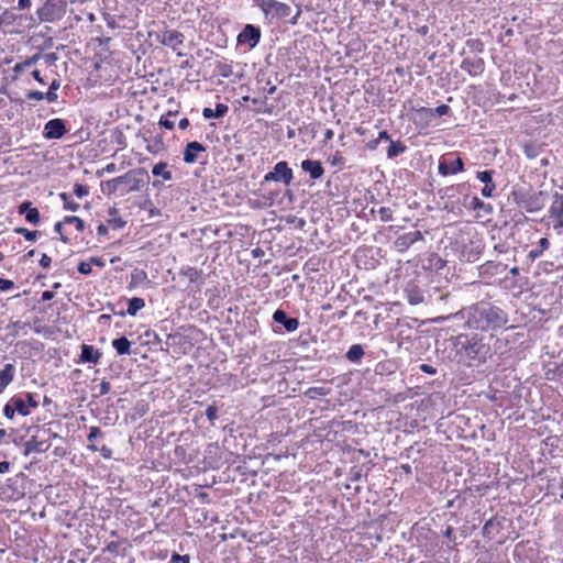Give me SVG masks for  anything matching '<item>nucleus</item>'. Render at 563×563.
Returning a JSON list of instances; mask_svg holds the SVG:
<instances>
[{"instance_id":"obj_1","label":"nucleus","mask_w":563,"mask_h":563,"mask_svg":"<svg viewBox=\"0 0 563 563\" xmlns=\"http://www.w3.org/2000/svg\"><path fill=\"white\" fill-rule=\"evenodd\" d=\"M508 321V314L490 302L482 301L471 306L467 310L466 324L472 330L496 331L505 327Z\"/></svg>"},{"instance_id":"obj_2","label":"nucleus","mask_w":563,"mask_h":563,"mask_svg":"<svg viewBox=\"0 0 563 563\" xmlns=\"http://www.w3.org/2000/svg\"><path fill=\"white\" fill-rule=\"evenodd\" d=\"M146 173L143 169L130 170L122 176L102 183V190L108 195L119 192L124 196L141 190Z\"/></svg>"},{"instance_id":"obj_3","label":"nucleus","mask_w":563,"mask_h":563,"mask_svg":"<svg viewBox=\"0 0 563 563\" xmlns=\"http://www.w3.org/2000/svg\"><path fill=\"white\" fill-rule=\"evenodd\" d=\"M456 344L460 346V352H463L471 361L484 363L489 356V345L484 343L483 338L478 335H460Z\"/></svg>"},{"instance_id":"obj_4","label":"nucleus","mask_w":563,"mask_h":563,"mask_svg":"<svg viewBox=\"0 0 563 563\" xmlns=\"http://www.w3.org/2000/svg\"><path fill=\"white\" fill-rule=\"evenodd\" d=\"M66 0H46L36 11L41 22H56L66 13Z\"/></svg>"},{"instance_id":"obj_5","label":"nucleus","mask_w":563,"mask_h":563,"mask_svg":"<svg viewBox=\"0 0 563 563\" xmlns=\"http://www.w3.org/2000/svg\"><path fill=\"white\" fill-rule=\"evenodd\" d=\"M258 7L272 19H285L291 13V8L287 3L277 0H261Z\"/></svg>"},{"instance_id":"obj_6","label":"nucleus","mask_w":563,"mask_h":563,"mask_svg":"<svg viewBox=\"0 0 563 563\" xmlns=\"http://www.w3.org/2000/svg\"><path fill=\"white\" fill-rule=\"evenodd\" d=\"M12 404L13 408L16 409V413L23 417L29 416L33 409L38 407L36 396L32 393L13 396Z\"/></svg>"},{"instance_id":"obj_7","label":"nucleus","mask_w":563,"mask_h":563,"mask_svg":"<svg viewBox=\"0 0 563 563\" xmlns=\"http://www.w3.org/2000/svg\"><path fill=\"white\" fill-rule=\"evenodd\" d=\"M292 169L288 167L287 162H278L274 169L264 176V181H279L289 185L292 181Z\"/></svg>"},{"instance_id":"obj_8","label":"nucleus","mask_w":563,"mask_h":563,"mask_svg":"<svg viewBox=\"0 0 563 563\" xmlns=\"http://www.w3.org/2000/svg\"><path fill=\"white\" fill-rule=\"evenodd\" d=\"M549 218L552 220L553 229L558 234H562L563 229V195L555 194L549 208Z\"/></svg>"},{"instance_id":"obj_9","label":"nucleus","mask_w":563,"mask_h":563,"mask_svg":"<svg viewBox=\"0 0 563 563\" xmlns=\"http://www.w3.org/2000/svg\"><path fill=\"white\" fill-rule=\"evenodd\" d=\"M542 192L539 194H519L516 195L515 200L516 203L525 209L527 212H537L542 209V202L540 201V196Z\"/></svg>"},{"instance_id":"obj_10","label":"nucleus","mask_w":563,"mask_h":563,"mask_svg":"<svg viewBox=\"0 0 563 563\" xmlns=\"http://www.w3.org/2000/svg\"><path fill=\"white\" fill-rule=\"evenodd\" d=\"M67 132L65 122L62 119H52L44 125L43 135L47 140H58Z\"/></svg>"},{"instance_id":"obj_11","label":"nucleus","mask_w":563,"mask_h":563,"mask_svg":"<svg viewBox=\"0 0 563 563\" xmlns=\"http://www.w3.org/2000/svg\"><path fill=\"white\" fill-rule=\"evenodd\" d=\"M158 41L161 44L176 51L180 45L184 44L185 36L179 31L165 30L158 35Z\"/></svg>"},{"instance_id":"obj_12","label":"nucleus","mask_w":563,"mask_h":563,"mask_svg":"<svg viewBox=\"0 0 563 563\" xmlns=\"http://www.w3.org/2000/svg\"><path fill=\"white\" fill-rule=\"evenodd\" d=\"M261 40V30L253 24H246L238 36L241 44L247 43L251 48L255 47Z\"/></svg>"},{"instance_id":"obj_13","label":"nucleus","mask_w":563,"mask_h":563,"mask_svg":"<svg viewBox=\"0 0 563 563\" xmlns=\"http://www.w3.org/2000/svg\"><path fill=\"white\" fill-rule=\"evenodd\" d=\"M438 170L442 176L455 175L464 170V163L460 156L454 161L443 158L439 162Z\"/></svg>"},{"instance_id":"obj_14","label":"nucleus","mask_w":563,"mask_h":563,"mask_svg":"<svg viewBox=\"0 0 563 563\" xmlns=\"http://www.w3.org/2000/svg\"><path fill=\"white\" fill-rule=\"evenodd\" d=\"M461 68L473 77L479 76L485 69V62L481 57H466L462 60Z\"/></svg>"},{"instance_id":"obj_15","label":"nucleus","mask_w":563,"mask_h":563,"mask_svg":"<svg viewBox=\"0 0 563 563\" xmlns=\"http://www.w3.org/2000/svg\"><path fill=\"white\" fill-rule=\"evenodd\" d=\"M494 170H483L477 172L476 177L479 181L484 183V187L482 188V196L485 198L493 197L494 191L496 190V184L493 179Z\"/></svg>"},{"instance_id":"obj_16","label":"nucleus","mask_w":563,"mask_h":563,"mask_svg":"<svg viewBox=\"0 0 563 563\" xmlns=\"http://www.w3.org/2000/svg\"><path fill=\"white\" fill-rule=\"evenodd\" d=\"M273 320L276 323L282 324L287 332H295L299 328V320L297 318L288 317L282 309H277L274 312Z\"/></svg>"},{"instance_id":"obj_17","label":"nucleus","mask_w":563,"mask_h":563,"mask_svg":"<svg viewBox=\"0 0 563 563\" xmlns=\"http://www.w3.org/2000/svg\"><path fill=\"white\" fill-rule=\"evenodd\" d=\"M202 152H206V147L201 143L197 141L189 142L184 151L185 163H196L198 161V154Z\"/></svg>"},{"instance_id":"obj_18","label":"nucleus","mask_w":563,"mask_h":563,"mask_svg":"<svg viewBox=\"0 0 563 563\" xmlns=\"http://www.w3.org/2000/svg\"><path fill=\"white\" fill-rule=\"evenodd\" d=\"M301 168L303 172L309 173L312 179H319L324 174V168L319 161L305 159L301 162Z\"/></svg>"},{"instance_id":"obj_19","label":"nucleus","mask_w":563,"mask_h":563,"mask_svg":"<svg viewBox=\"0 0 563 563\" xmlns=\"http://www.w3.org/2000/svg\"><path fill=\"white\" fill-rule=\"evenodd\" d=\"M14 377L15 366L13 364L8 363L3 368H0V394L13 382Z\"/></svg>"},{"instance_id":"obj_20","label":"nucleus","mask_w":563,"mask_h":563,"mask_svg":"<svg viewBox=\"0 0 563 563\" xmlns=\"http://www.w3.org/2000/svg\"><path fill=\"white\" fill-rule=\"evenodd\" d=\"M101 352L95 349L92 345L82 344L80 353L81 363H93L97 364L101 357Z\"/></svg>"},{"instance_id":"obj_21","label":"nucleus","mask_w":563,"mask_h":563,"mask_svg":"<svg viewBox=\"0 0 563 563\" xmlns=\"http://www.w3.org/2000/svg\"><path fill=\"white\" fill-rule=\"evenodd\" d=\"M406 297L410 305L416 306L424 300V295L418 286H408L406 288Z\"/></svg>"},{"instance_id":"obj_22","label":"nucleus","mask_w":563,"mask_h":563,"mask_svg":"<svg viewBox=\"0 0 563 563\" xmlns=\"http://www.w3.org/2000/svg\"><path fill=\"white\" fill-rule=\"evenodd\" d=\"M228 111H229V108L227 104L218 103L216 106V109L205 108L202 110V115L205 119H211V118L220 119V118H223Z\"/></svg>"},{"instance_id":"obj_23","label":"nucleus","mask_w":563,"mask_h":563,"mask_svg":"<svg viewBox=\"0 0 563 563\" xmlns=\"http://www.w3.org/2000/svg\"><path fill=\"white\" fill-rule=\"evenodd\" d=\"M112 346L119 355H128L131 352V342L125 336L114 339Z\"/></svg>"},{"instance_id":"obj_24","label":"nucleus","mask_w":563,"mask_h":563,"mask_svg":"<svg viewBox=\"0 0 563 563\" xmlns=\"http://www.w3.org/2000/svg\"><path fill=\"white\" fill-rule=\"evenodd\" d=\"M364 356V349L361 344H353L346 352V358L352 363H358Z\"/></svg>"},{"instance_id":"obj_25","label":"nucleus","mask_w":563,"mask_h":563,"mask_svg":"<svg viewBox=\"0 0 563 563\" xmlns=\"http://www.w3.org/2000/svg\"><path fill=\"white\" fill-rule=\"evenodd\" d=\"M29 323L22 321H14L8 325L10 334L19 336L27 334Z\"/></svg>"},{"instance_id":"obj_26","label":"nucleus","mask_w":563,"mask_h":563,"mask_svg":"<svg viewBox=\"0 0 563 563\" xmlns=\"http://www.w3.org/2000/svg\"><path fill=\"white\" fill-rule=\"evenodd\" d=\"M51 446L49 443H45L43 441H37L36 435H32L31 440L26 443L27 452H45Z\"/></svg>"},{"instance_id":"obj_27","label":"nucleus","mask_w":563,"mask_h":563,"mask_svg":"<svg viewBox=\"0 0 563 563\" xmlns=\"http://www.w3.org/2000/svg\"><path fill=\"white\" fill-rule=\"evenodd\" d=\"M549 246H550V242L547 238L540 239L538 242V247L533 249L529 252V254H528L529 258H531V260L539 258L543 254V252L549 249Z\"/></svg>"},{"instance_id":"obj_28","label":"nucleus","mask_w":563,"mask_h":563,"mask_svg":"<svg viewBox=\"0 0 563 563\" xmlns=\"http://www.w3.org/2000/svg\"><path fill=\"white\" fill-rule=\"evenodd\" d=\"M407 147L400 141H390L389 146L387 148V157L394 158L398 155L402 154Z\"/></svg>"},{"instance_id":"obj_29","label":"nucleus","mask_w":563,"mask_h":563,"mask_svg":"<svg viewBox=\"0 0 563 563\" xmlns=\"http://www.w3.org/2000/svg\"><path fill=\"white\" fill-rule=\"evenodd\" d=\"M144 307H145V302L142 298L133 297L129 300L128 313L130 316H135Z\"/></svg>"},{"instance_id":"obj_30","label":"nucleus","mask_w":563,"mask_h":563,"mask_svg":"<svg viewBox=\"0 0 563 563\" xmlns=\"http://www.w3.org/2000/svg\"><path fill=\"white\" fill-rule=\"evenodd\" d=\"M166 167H167V164L166 163H157L153 166L152 168V174L156 177L161 176L163 177L165 180H170L172 179V173L166 170Z\"/></svg>"},{"instance_id":"obj_31","label":"nucleus","mask_w":563,"mask_h":563,"mask_svg":"<svg viewBox=\"0 0 563 563\" xmlns=\"http://www.w3.org/2000/svg\"><path fill=\"white\" fill-rule=\"evenodd\" d=\"M40 58V55H33L29 58H26L24 62L22 63H16L13 67V70L14 73L16 74H21L23 73L26 68L33 66Z\"/></svg>"},{"instance_id":"obj_32","label":"nucleus","mask_w":563,"mask_h":563,"mask_svg":"<svg viewBox=\"0 0 563 563\" xmlns=\"http://www.w3.org/2000/svg\"><path fill=\"white\" fill-rule=\"evenodd\" d=\"M110 219L108 220L109 224L114 229H120L125 225V221L119 217L118 210L115 208H111L109 210Z\"/></svg>"},{"instance_id":"obj_33","label":"nucleus","mask_w":563,"mask_h":563,"mask_svg":"<svg viewBox=\"0 0 563 563\" xmlns=\"http://www.w3.org/2000/svg\"><path fill=\"white\" fill-rule=\"evenodd\" d=\"M60 87V81L59 79H54L51 85H49V89L48 91L45 93V99L48 101V102H55L58 98L57 96V90L59 89Z\"/></svg>"},{"instance_id":"obj_34","label":"nucleus","mask_w":563,"mask_h":563,"mask_svg":"<svg viewBox=\"0 0 563 563\" xmlns=\"http://www.w3.org/2000/svg\"><path fill=\"white\" fill-rule=\"evenodd\" d=\"M59 198L63 200L66 210L77 211L79 209V203L75 202L67 192H60Z\"/></svg>"},{"instance_id":"obj_35","label":"nucleus","mask_w":563,"mask_h":563,"mask_svg":"<svg viewBox=\"0 0 563 563\" xmlns=\"http://www.w3.org/2000/svg\"><path fill=\"white\" fill-rule=\"evenodd\" d=\"M412 245L411 241L409 240V236L407 235V233L398 236L396 240H395V246L398 251L402 252V251H406L407 249H409L410 246Z\"/></svg>"},{"instance_id":"obj_36","label":"nucleus","mask_w":563,"mask_h":563,"mask_svg":"<svg viewBox=\"0 0 563 563\" xmlns=\"http://www.w3.org/2000/svg\"><path fill=\"white\" fill-rule=\"evenodd\" d=\"M329 394V389L325 387H310L306 391V396L310 399H316L320 396H327Z\"/></svg>"},{"instance_id":"obj_37","label":"nucleus","mask_w":563,"mask_h":563,"mask_svg":"<svg viewBox=\"0 0 563 563\" xmlns=\"http://www.w3.org/2000/svg\"><path fill=\"white\" fill-rule=\"evenodd\" d=\"M466 46L470 48L473 53H482L484 51V44L478 38H468L466 41Z\"/></svg>"},{"instance_id":"obj_38","label":"nucleus","mask_w":563,"mask_h":563,"mask_svg":"<svg viewBox=\"0 0 563 563\" xmlns=\"http://www.w3.org/2000/svg\"><path fill=\"white\" fill-rule=\"evenodd\" d=\"M64 222L65 223H70L71 225H75L76 230L79 231V232H82L84 229H85L84 221L80 218L75 217V216H66L64 218Z\"/></svg>"},{"instance_id":"obj_39","label":"nucleus","mask_w":563,"mask_h":563,"mask_svg":"<svg viewBox=\"0 0 563 563\" xmlns=\"http://www.w3.org/2000/svg\"><path fill=\"white\" fill-rule=\"evenodd\" d=\"M16 234L23 235L26 241L33 242L37 238V231H30L25 228H16L14 229Z\"/></svg>"},{"instance_id":"obj_40","label":"nucleus","mask_w":563,"mask_h":563,"mask_svg":"<svg viewBox=\"0 0 563 563\" xmlns=\"http://www.w3.org/2000/svg\"><path fill=\"white\" fill-rule=\"evenodd\" d=\"M174 115L175 114L173 112H168L166 115H162L159 124L167 130H173L175 126V121L173 120Z\"/></svg>"},{"instance_id":"obj_41","label":"nucleus","mask_w":563,"mask_h":563,"mask_svg":"<svg viewBox=\"0 0 563 563\" xmlns=\"http://www.w3.org/2000/svg\"><path fill=\"white\" fill-rule=\"evenodd\" d=\"M40 212L36 208H31L30 210H27L26 214H25V220L32 224H37L40 222Z\"/></svg>"},{"instance_id":"obj_42","label":"nucleus","mask_w":563,"mask_h":563,"mask_svg":"<svg viewBox=\"0 0 563 563\" xmlns=\"http://www.w3.org/2000/svg\"><path fill=\"white\" fill-rule=\"evenodd\" d=\"M16 412V409L13 408L12 398L4 405L3 407V415L7 419L12 420L14 418V415Z\"/></svg>"},{"instance_id":"obj_43","label":"nucleus","mask_w":563,"mask_h":563,"mask_svg":"<svg viewBox=\"0 0 563 563\" xmlns=\"http://www.w3.org/2000/svg\"><path fill=\"white\" fill-rule=\"evenodd\" d=\"M378 213L382 221L388 222L393 220V211L388 207H382Z\"/></svg>"},{"instance_id":"obj_44","label":"nucleus","mask_w":563,"mask_h":563,"mask_svg":"<svg viewBox=\"0 0 563 563\" xmlns=\"http://www.w3.org/2000/svg\"><path fill=\"white\" fill-rule=\"evenodd\" d=\"M74 194L78 198H84L89 194L88 187L81 184H75L74 186Z\"/></svg>"},{"instance_id":"obj_45","label":"nucleus","mask_w":563,"mask_h":563,"mask_svg":"<svg viewBox=\"0 0 563 563\" xmlns=\"http://www.w3.org/2000/svg\"><path fill=\"white\" fill-rule=\"evenodd\" d=\"M185 275L188 277V279L191 282V283H196L199 280L200 276H201V272L196 269V268H188L187 272L185 273Z\"/></svg>"},{"instance_id":"obj_46","label":"nucleus","mask_w":563,"mask_h":563,"mask_svg":"<svg viewBox=\"0 0 563 563\" xmlns=\"http://www.w3.org/2000/svg\"><path fill=\"white\" fill-rule=\"evenodd\" d=\"M206 417L210 422H213L218 418V409L216 406L211 405L206 409Z\"/></svg>"},{"instance_id":"obj_47","label":"nucleus","mask_w":563,"mask_h":563,"mask_svg":"<svg viewBox=\"0 0 563 563\" xmlns=\"http://www.w3.org/2000/svg\"><path fill=\"white\" fill-rule=\"evenodd\" d=\"M77 269L82 275H89L91 273V264L89 261H82L78 264Z\"/></svg>"},{"instance_id":"obj_48","label":"nucleus","mask_w":563,"mask_h":563,"mask_svg":"<svg viewBox=\"0 0 563 563\" xmlns=\"http://www.w3.org/2000/svg\"><path fill=\"white\" fill-rule=\"evenodd\" d=\"M251 102L254 104V110H256L257 112H262L264 111V108L266 106V99H261V98H252Z\"/></svg>"},{"instance_id":"obj_49","label":"nucleus","mask_w":563,"mask_h":563,"mask_svg":"<svg viewBox=\"0 0 563 563\" xmlns=\"http://www.w3.org/2000/svg\"><path fill=\"white\" fill-rule=\"evenodd\" d=\"M189 555H180L178 553H174L168 563H189Z\"/></svg>"},{"instance_id":"obj_50","label":"nucleus","mask_w":563,"mask_h":563,"mask_svg":"<svg viewBox=\"0 0 563 563\" xmlns=\"http://www.w3.org/2000/svg\"><path fill=\"white\" fill-rule=\"evenodd\" d=\"M470 207L473 210H481V209H484L486 207V203L483 200H481L478 197H473L471 199Z\"/></svg>"},{"instance_id":"obj_51","label":"nucleus","mask_w":563,"mask_h":563,"mask_svg":"<svg viewBox=\"0 0 563 563\" xmlns=\"http://www.w3.org/2000/svg\"><path fill=\"white\" fill-rule=\"evenodd\" d=\"M443 536L449 540L450 543L456 544V537L454 534V529L451 526H448L443 532Z\"/></svg>"},{"instance_id":"obj_52","label":"nucleus","mask_w":563,"mask_h":563,"mask_svg":"<svg viewBox=\"0 0 563 563\" xmlns=\"http://www.w3.org/2000/svg\"><path fill=\"white\" fill-rule=\"evenodd\" d=\"M101 431L98 427H90L89 428V433H88V441L89 442H95V440L100 435Z\"/></svg>"},{"instance_id":"obj_53","label":"nucleus","mask_w":563,"mask_h":563,"mask_svg":"<svg viewBox=\"0 0 563 563\" xmlns=\"http://www.w3.org/2000/svg\"><path fill=\"white\" fill-rule=\"evenodd\" d=\"M14 287V283L10 279L0 278V291H9Z\"/></svg>"},{"instance_id":"obj_54","label":"nucleus","mask_w":563,"mask_h":563,"mask_svg":"<svg viewBox=\"0 0 563 563\" xmlns=\"http://www.w3.org/2000/svg\"><path fill=\"white\" fill-rule=\"evenodd\" d=\"M450 108L446 104H440L434 109H429L428 111L434 112L437 115L441 117L449 112Z\"/></svg>"},{"instance_id":"obj_55","label":"nucleus","mask_w":563,"mask_h":563,"mask_svg":"<svg viewBox=\"0 0 563 563\" xmlns=\"http://www.w3.org/2000/svg\"><path fill=\"white\" fill-rule=\"evenodd\" d=\"M27 99L30 100H43L45 99V93L41 92V91H37V90H32L30 91L27 95H26Z\"/></svg>"},{"instance_id":"obj_56","label":"nucleus","mask_w":563,"mask_h":563,"mask_svg":"<svg viewBox=\"0 0 563 563\" xmlns=\"http://www.w3.org/2000/svg\"><path fill=\"white\" fill-rule=\"evenodd\" d=\"M407 235L409 236V240L412 244L423 239L422 233L418 230L408 232Z\"/></svg>"},{"instance_id":"obj_57","label":"nucleus","mask_w":563,"mask_h":563,"mask_svg":"<svg viewBox=\"0 0 563 563\" xmlns=\"http://www.w3.org/2000/svg\"><path fill=\"white\" fill-rule=\"evenodd\" d=\"M64 223H65V222H64V220H63V221H60V222H57V223L55 224V227H54V231L60 235V240H62L64 243H67V242H68V238H67V236H65V235H63V233H62V229H63V224H64Z\"/></svg>"},{"instance_id":"obj_58","label":"nucleus","mask_w":563,"mask_h":563,"mask_svg":"<svg viewBox=\"0 0 563 563\" xmlns=\"http://www.w3.org/2000/svg\"><path fill=\"white\" fill-rule=\"evenodd\" d=\"M110 389H111V385H110L109 382L102 380L100 383V386H99V394L100 395H107L108 393H110Z\"/></svg>"},{"instance_id":"obj_59","label":"nucleus","mask_w":563,"mask_h":563,"mask_svg":"<svg viewBox=\"0 0 563 563\" xmlns=\"http://www.w3.org/2000/svg\"><path fill=\"white\" fill-rule=\"evenodd\" d=\"M420 371L426 373V374H429V375H434L437 374V368L429 365V364H421L420 366Z\"/></svg>"},{"instance_id":"obj_60","label":"nucleus","mask_w":563,"mask_h":563,"mask_svg":"<svg viewBox=\"0 0 563 563\" xmlns=\"http://www.w3.org/2000/svg\"><path fill=\"white\" fill-rule=\"evenodd\" d=\"M51 263H52V258L47 254L44 253L40 260V265L43 268H47V267H49Z\"/></svg>"},{"instance_id":"obj_61","label":"nucleus","mask_w":563,"mask_h":563,"mask_svg":"<svg viewBox=\"0 0 563 563\" xmlns=\"http://www.w3.org/2000/svg\"><path fill=\"white\" fill-rule=\"evenodd\" d=\"M32 208V203L30 201H24L19 206V213L26 214L27 210Z\"/></svg>"},{"instance_id":"obj_62","label":"nucleus","mask_w":563,"mask_h":563,"mask_svg":"<svg viewBox=\"0 0 563 563\" xmlns=\"http://www.w3.org/2000/svg\"><path fill=\"white\" fill-rule=\"evenodd\" d=\"M100 453L104 459H111L112 457V450L109 446L103 445L100 449Z\"/></svg>"},{"instance_id":"obj_63","label":"nucleus","mask_w":563,"mask_h":563,"mask_svg":"<svg viewBox=\"0 0 563 563\" xmlns=\"http://www.w3.org/2000/svg\"><path fill=\"white\" fill-rule=\"evenodd\" d=\"M89 262H90L91 266L96 265L98 267H103L106 265L104 261L100 257H90Z\"/></svg>"},{"instance_id":"obj_64","label":"nucleus","mask_w":563,"mask_h":563,"mask_svg":"<svg viewBox=\"0 0 563 563\" xmlns=\"http://www.w3.org/2000/svg\"><path fill=\"white\" fill-rule=\"evenodd\" d=\"M54 298V292L51 290H45L42 292V301H49Z\"/></svg>"}]
</instances>
